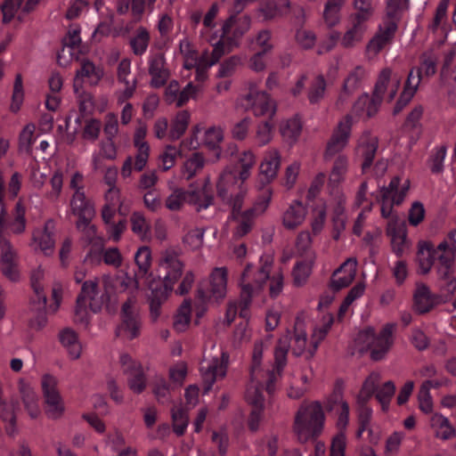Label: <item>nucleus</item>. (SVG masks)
I'll list each match as a JSON object with an SVG mask.
<instances>
[{
    "label": "nucleus",
    "mask_w": 456,
    "mask_h": 456,
    "mask_svg": "<svg viewBox=\"0 0 456 456\" xmlns=\"http://www.w3.org/2000/svg\"><path fill=\"white\" fill-rule=\"evenodd\" d=\"M378 146L379 141L376 136H371L368 134L361 138L359 147L363 158V162L362 163V170L363 173L366 172L372 165Z\"/></svg>",
    "instance_id": "2f4dec72"
},
{
    "label": "nucleus",
    "mask_w": 456,
    "mask_h": 456,
    "mask_svg": "<svg viewBox=\"0 0 456 456\" xmlns=\"http://www.w3.org/2000/svg\"><path fill=\"white\" fill-rule=\"evenodd\" d=\"M419 59L420 66L412 69H414V77H417L418 69H420V79L422 78V71H424L425 77H433L436 73L438 57L432 51H427L420 55Z\"/></svg>",
    "instance_id": "a19ab883"
},
{
    "label": "nucleus",
    "mask_w": 456,
    "mask_h": 456,
    "mask_svg": "<svg viewBox=\"0 0 456 456\" xmlns=\"http://www.w3.org/2000/svg\"><path fill=\"white\" fill-rule=\"evenodd\" d=\"M150 34L144 27H139L134 37L130 39V46L135 55H142L150 43Z\"/></svg>",
    "instance_id": "c03bdc74"
},
{
    "label": "nucleus",
    "mask_w": 456,
    "mask_h": 456,
    "mask_svg": "<svg viewBox=\"0 0 456 456\" xmlns=\"http://www.w3.org/2000/svg\"><path fill=\"white\" fill-rule=\"evenodd\" d=\"M190 122V113L187 110H182L177 113L173 120L169 137L172 141L179 139L186 131Z\"/></svg>",
    "instance_id": "37998d69"
},
{
    "label": "nucleus",
    "mask_w": 456,
    "mask_h": 456,
    "mask_svg": "<svg viewBox=\"0 0 456 456\" xmlns=\"http://www.w3.org/2000/svg\"><path fill=\"white\" fill-rule=\"evenodd\" d=\"M70 207L74 215H78L84 210H94L93 203L86 198L84 191L77 189L70 200Z\"/></svg>",
    "instance_id": "603ef678"
},
{
    "label": "nucleus",
    "mask_w": 456,
    "mask_h": 456,
    "mask_svg": "<svg viewBox=\"0 0 456 456\" xmlns=\"http://www.w3.org/2000/svg\"><path fill=\"white\" fill-rule=\"evenodd\" d=\"M247 107L253 110L256 117H268L271 120L275 115L276 106L265 92H259L256 89H250L245 96Z\"/></svg>",
    "instance_id": "f8f14e48"
},
{
    "label": "nucleus",
    "mask_w": 456,
    "mask_h": 456,
    "mask_svg": "<svg viewBox=\"0 0 456 456\" xmlns=\"http://www.w3.org/2000/svg\"><path fill=\"white\" fill-rule=\"evenodd\" d=\"M326 90V81L323 76L320 75L312 82L308 91V101L311 104L318 103L323 97Z\"/></svg>",
    "instance_id": "864d4df0"
},
{
    "label": "nucleus",
    "mask_w": 456,
    "mask_h": 456,
    "mask_svg": "<svg viewBox=\"0 0 456 456\" xmlns=\"http://www.w3.org/2000/svg\"><path fill=\"white\" fill-rule=\"evenodd\" d=\"M395 386L393 381H387L383 386L378 388L376 393V399L381 404L383 411H387L389 403L395 395Z\"/></svg>",
    "instance_id": "13d9d810"
},
{
    "label": "nucleus",
    "mask_w": 456,
    "mask_h": 456,
    "mask_svg": "<svg viewBox=\"0 0 456 456\" xmlns=\"http://www.w3.org/2000/svg\"><path fill=\"white\" fill-rule=\"evenodd\" d=\"M22 402L32 419L37 418L40 413L36 393L28 387H23L20 389Z\"/></svg>",
    "instance_id": "3c124183"
},
{
    "label": "nucleus",
    "mask_w": 456,
    "mask_h": 456,
    "mask_svg": "<svg viewBox=\"0 0 456 456\" xmlns=\"http://www.w3.org/2000/svg\"><path fill=\"white\" fill-rule=\"evenodd\" d=\"M104 76L103 69L95 66L94 62L87 59L81 61V67L77 70L74 78V89L77 92L82 88L84 78H87L91 86H96Z\"/></svg>",
    "instance_id": "f3484780"
},
{
    "label": "nucleus",
    "mask_w": 456,
    "mask_h": 456,
    "mask_svg": "<svg viewBox=\"0 0 456 456\" xmlns=\"http://www.w3.org/2000/svg\"><path fill=\"white\" fill-rule=\"evenodd\" d=\"M347 170V159L344 155H339L333 165L330 175V183L338 185L344 178Z\"/></svg>",
    "instance_id": "4d7b16f0"
},
{
    "label": "nucleus",
    "mask_w": 456,
    "mask_h": 456,
    "mask_svg": "<svg viewBox=\"0 0 456 456\" xmlns=\"http://www.w3.org/2000/svg\"><path fill=\"white\" fill-rule=\"evenodd\" d=\"M313 261H301L296 264L292 270L294 284L297 287L304 285L312 273Z\"/></svg>",
    "instance_id": "8fccbe9b"
},
{
    "label": "nucleus",
    "mask_w": 456,
    "mask_h": 456,
    "mask_svg": "<svg viewBox=\"0 0 456 456\" xmlns=\"http://www.w3.org/2000/svg\"><path fill=\"white\" fill-rule=\"evenodd\" d=\"M273 126L271 120H265L258 124L256 132V140L259 146H264L272 141Z\"/></svg>",
    "instance_id": "052dcab7"
},
{
    "label": "nucleus",
    "mask_w": 456,
    "mask_h": 456,
    "mask_svg": "<svg viewBox=\"0 0 456 456\" xmlns=\"http://www.w3.org/2000/svg\"><path fill=\"white\" fill-rule=\"evenodd\" d=\"M324 412L320 402L302 403L298 408L294 421V432L301 443L318 436L323 428Z\"/></svg>",
    "instance_id": "f257e3e1"
},
{
    "label": "nucleus",
    "mask_w": 456,
    "mask_h": 456,
    "mask_svg": "<svg viewBox=\"0 0 456 456\" xmlns=\"http://www.w3.org/2000/svg\"><path fill=\"white\" fill-rule=\"evenodd\" d=\"M191 320V301L184 300L178 309L175 316L173 327L178 331L182 332L186 330Z\"/></svg>",
    "instance_id": "09e8293b"
},
{
    "label": "nucleus",
    "mask_w": 456,
    "mask_h": 456,
    "mask_svg": "<svg viewBox=\"0 0 456 456\" xmlns=\"http://www.w3.org/2000/svg\"><path fill=\"white\" fill-rule=\"evenodd\" d=\"M59 338L61 345L67 348L72 359L79 358L81 354V346L75 330L70 328H65L60 331Z\"/></svg>",
    "instance_id": "e433bc0d"
},
{
    "label": "nucleus",
    "mask_w": 456,
    "mask_h": 456,
    "mask_svg": "<svg viewBox=\"0 0 456 456\" xmlns=\"http://www.w3.org/2000/svg\"><path fill=\"white\" fill-rule=\"evenodd\" d=\"M223 139V130L220 127L212 126L205 132L204 143L211 150H217Z\"/></svg>",
    "instance_id": "774afa93"
},
{
    "label": "nucleus",
    "mask_w": 456,
    "mask_h": 456,
    "mask_svg": "<svg viewBox=\"0 0 456 456\" xmlns=\"http://www.w3.org/2000/svg\"><path fill=\"white\" fill-rule=\"evenodd\" d=\"M204 232L205 230L201 228L192 229L183 236V241L191 249H199L203 245Z\"/></svg>",
    "instance_id": "338daca9"
},
{
    "label": "nucleus",
    "mask_w": 456,
    "mask_h": 456,
    "mask_svg": "<svg viewBox=\"0 0 456 456\" xmlns=\"http://www.w3.org/2000/svg\"><path fill=\"white\" fill-rule=\"evenodd\" d=\"M151 294L149 295L150 315L153 322L160 315V308L162 304L167 299L171 291L163 289L160 281H152L149 285Z\"/></svg>",
    "instance_id": "bb28decb"
},
{
    "label": "nucleus",
    "mask_w": 456,
    "mask_h": 456,
    "mask_svg": "<svg viewBox=\"0 0 456 456\" xmlns=\"http://www.w3.org/2000/svg\"><path fill=\"white\" fill-rule=\"evenodd\" d=\"M204 164V157L199 152L193 153L191 157L185 161L183 166V172L184 175H186V179L189 180L194 176L197 172L203 168Z\"/></svg>",
    "instance_id": "bf43d9fd"
},
{
    "label": "nucleus",
    "mask_w": 456,
    "mask_h": 456,
    "mask_svg": "<svg viewBox=\"0 0 456 456\" xmlns=\"http://www.w3.org/2000/svg\"><path fill=\"white\" fill-rule=\"evenodd\" d=\"M55 224L53 220L49 219L45 222L44 229L37 230L33 232V240L38 241L40 249L45 255H51L54 248L55 240L53 238Z\"/></svg>",
    "instance_id": "c756f323"
},
{
    "label": "nucleus",
    "mask_w": 456,
    "mask_h": 456,
    "mask_svg": "<svg viewBox=\"0 0 456 456\" xmlns=\"http://www.w3.org/2000/svg\"><path fill=\"white\" fill-rule=\"evenodd\" d=\"M307 213L306 208L301 201L295 200L284 212L282 224L285 228L294 230L303 224Z\"/></svg>",
    "instance_id": "7c9ffc66"
},
{
    "label": "nucleus",
    "mask_w": 456,
    "mask_h": 456,
    "mask_svg": "<svg viewBox=\"0 0 456 456\" xmlns=\"http://www.w3.org/2000/svg\"><path fill=\"white\" fill-rule=\"evenodd\" d=\"M344 381L337 379L332 393L327 397L324 405L327 411H333L341 407L342 403H346L343 399Z\"/></svg>",
    "instance_id": "de8ad7c7"
},
{
    "label": "nucleus",
    "mask_w": 456,
    "mask_h": 456,
    "mask_svg": "<svg viewBox=\"0 0 456 456\" xmlns=\"http://www.w3.org/2000/svg\"><path fill=\"white\" fill-rule=\"evenodd\" d=\"M196 196L194 191H189L177 188L167 198L165 206L171 211H179L186 201L197 204L198 201L194 199Z\"/></svg>",
    "instance_id": "72a5a7b5"
},
{
    "label": "nucleus",
    "mask_w": 456,
    "mask_h": 456,
    "mask_svg": "<svg viewBox=\"0 0 456 456\" xmlns=\"http://www.w3.org/2000/svg\"><path fill=\"white\" fill-rule=\"evenodd\" d=\"M128 387L135 394H141L146 387V379L142 369L127 375Z\"/></svg>",
    "instance_id": "69168bd1"
},
{
    "label": "nucleus",
    "mask_w": 456,
    "mask_h": 456,
    "mask_svg": "<svg viewBox=\"0 0 456 456\" xmlns=\"http://www.w3.org/2000/svg\"><path fill=\"white\" fill-rule=\"evenodd\" d=\"M134 261L141 275H146L151 266V252L149 247L142 246L138 248Z\"/></svg>",
    "instance_id": "5fc2aeb1"
},
{
    "label": "nucleus",
    "mask_w": 456,
    "mask_h": 456,
    "mask_svg": "<svg viewBox=\"0 0 456 456\" xmlns=\"http://www.w3.org/2000/svg\"><path fill=\"white\" fill-rule=\"evenodd\" d=\"M41 385L46 404L45 414L52 419L61 418L64 411V406L57 389L56 379L52 375L46 374L42 378Z\"/></svg>",
    "instance_id": "423d86ee"
},
{
    "label": "nucleus",
    "mask_w": 456,
    "mask_h": 456,
    "mask_svg": "<svg viewBox=\"0 0 456 456\" xmlns=\"http://www.w3.org/2000/svg\"><path fill=\"white\" fill-rule=\"evenodd\" d=\"M356 267L357 260L348 258L332 273L330 287L336 292L348 287L355 278Z\"/></svg>",
    "instance_id": "2eb2a0df"
},
{
    "label": "nucleus",
    "mask_w": 456,
    "mask_h": 456,
    "mask_svg": "<svg viewBox=\"0 0 456 456\" xmlns=\"http://www.w3.org/2000/svg\"><path fill=\"white\" fill-rule=\"evenodd\" d=\"M271 265L265 264L258 271L257 277L255 280L256 289H262L264 283L266 280L270 279L269 294L271 297H278L283 289V274L279 272L273 274L271 278L269 276Z\"/></svg>",
    "instance_id": "aec40b11"
},
{
    "label": "nucleus",
    "mask_w": 456,
    "mask_h": 456,
    "mask_svg": "<svg viewBox=\"0 0 456 456\" xmlns=\"http://www.w3.org/2000/svg\"><path fill=\"white\" fill-rule=\"evenodd\" d=\"M290 7L291 3L289 0H279V2L265 0L259 4L257 12L264 21H271L287 15Z\"/></svg>",
    "instance_id": "6ab92c4d"
},
{
    "label": "nucleus",
    "mask_w": 456,
    "mask_h": 456,
    "mask_svg": "<svg viewBox=\"0 0 456 456\" xmlns=\"http://www.w3.org/2000/svg\"><path fill=\"white\" fill-rule=\"evenodd\" d=\"M226 285L227 269L225 267H216L210 274L209 289L205 291L200 286L197 290V297L203 303L211 298L215 300L223 299L226 295Z\"/></svg>",
    "instance_id": "1a4fd4ad"
},
{
    "label": "nucleus",
    "mask_w": 456,
    "mask_h": 456,
    "mask_svg": "<svg viewBox=\"0 0 456 456\" xmlns=\"http://www.w3.org/2000/svg\"><path fill=\"white\" fill-rule=\"evenodd\" d=\"M343 4L344 0H328L323 11V19L328 27H333L338 23Z\"/></svg>",
    "instance_id": "a18cd8bd"
},
{
    "label": "nucleus",
    "mask_w": 456,
    "mask_h": 456,
    "mask_svg": "<svg viewBox=\"0 0 456 456\" xmlns=\"http://www.w3.org/2000/svg\"><path fill=\"white\" fill-rule=\"evenodd\" d=\"M367 20H362L352 17V27L345 33L341 39V45L345 48H352L356 44L360 43L363 38V34L366 31Z\"/></svg>",
    "instance_id": "473e14b6"
},
{
    "label": "nucleus",
    "mask_w": 456,
    "mask_h": 456,
    "mask_svg": "<svg viewBox=\"0 0 456 456\" xmlns=\"http://www.w3.org/2000/svg\"><path fill=\"white\" fill-rule=\"evenodd\" d=\"M23 0H4L0 9L3 13V23L7 24L15 17L17 11L20 8Z\"/></svg>",
    "instance_id": "0e129e2a"
},
{
    "label": "nucleus",
    "mask_w": 456,
    "mask_h": 456,
    "mask_svg": "<svg viewBox=\"0 0 456 456\" xmlns=\"http://www.w3.org/2000/svg\"><path fill=\"white\" fill-rule=\"evenodd\" d=\"M269 200L270 198L264 199L261 201L256 202L252 208L244 212L240 211L239 217L236 221L240 218V220L233 232V237L235 239H240L251 231L256 216L265 212L268 207Z\"/></svg>",
    "instance_id": "ddd939ff"
},
{
    "label": "nucleus",
    "mask_w": 456,
    "mask_h": 456,
    "mask_svg": "<svg viewBox=\"0 0 456 456\" xmlns=\"http://www.w3.org/2000/svg\"><path fill=\"white\" fill-rule=\"evenodd\" d=\"M397 25L395 21H388L385 28H380L379 32L368 43L366 51L374 55L378 54L393 39Z\"/></svg>",
    "instance_id": "393cba45"
},
{
    "label": "nucleus",
    "mask_w": 456,
    "mask_h": 456,
    "mask_svg": "<svg viewBox=\"0 0 456 456\" xmlns=\"http://www.w3.org/2000/svg\"><path fill=\"white\" fill-rule=\"evenodd\" d=\"M379 381V374L370 373L362 386L356 398V403L367 404L372 395L377 393Z\"/></svg>",
    "instance_id": "58836bf2"
},
{
    "label": "nucleus",
    "mask_w": 456,
    "mask_h": 456,
    "mask_svg": "<svg viewBox=\"0 0 456 456\" xmlns=\"http://www.w3.org/2000/svg\"><path fill=\"white\" fill-rule=\"evenodd\" d=\"M400 183V176L396 175L392 178L387 186L380 188V200L382 201L381 206V216L383 218L390 220L394 216H397L394 213L393 207V195L392 192H396Z\"/></svg>",
    "instance_id": "c85d7f7f"
},
{
    "label": "nucleus",
    "mask_w": 456,
    "mask_h": 456,
    "mask_svg": "<svg viewBox=\"0 0 456 456\" xmlns=\"http://www.w3.org/2000/svg\"><path fill=\"white\" fill-rule=\"evenodd\" d=\"M440 303L439 297L433 294L424 283H418L413 294V309L419 314L430 312Z\"/></svg>",
    "instance_id": "dca6fc26"
},
{
    "label": "nucleus",
    "mask_w": 456,
    "mask_h": 456,
    "mask_svg": "<svg viewBox=\"0 0 456 456\" xmlns=\"http://www.w3.org/2000/svg\"><path fill=\"white\" fill-rule=\"evenodd\" d=\"M352 118L346 116L345 118L338 122L337 127L334 129L330 140L327 142L324 159H330L337 153L344 150L348 142L351 134Z\"/></svg>",
    "instance_id": "9d476101"
},
{
    "label": "nucleus",
    "mask_w": 456,
    "mask_h": 456,
    "mask_svg": "<svg viewBox=\"0 0 456 456\" xmlns=\"http://www.w3.org/2000/svg\"><path fill=\"white\" fill-rule=\"evenodd\" d=\"M290 344L289 333L282 336L279 340L274 351V369L269 372L266 383V391L272 394L275 390V382L281 377L283 368L287 364V354Z\"/></svg>",
    "instance_id": "9b49d317"
},
{
    "label": "nucleus",
    "mask_w": 456,
    "mask_h": 456,
    "mask_svg": "<svg viewBox=\"0 0 456 456\" xmlns=\"http://www.w3.org/2000/svg\"><path fill=\"white\" fill-rule=\"evenodd\" d=\"M25 212L24 206L20 202H17L15 206V216L13 221L10 224V229L15 234H20L25 231Z\"/></svg>",
    "instance_id": "680f3d73"
},
{
    "label": "nucleus",
    "mask_w": 456,
    "mask_h": 456,
    "mask_svg": "<svg viewBox=\"0 0 456 456\" xmlns=\"http://www.w3.org/2000/svg\"><path fill=\"white\" fill-rule=\"evenodd\" d=\"M365 77V69L362 66L355 67L345 78L341 92L336 102V107L341 109L349 98L360 88Z\"/></svg>",
    "instance_id": "4468645a"
},
{
    "label": "nucleus",
    "mask_w": 456,
    "mask_h": 456,
    "mask_svg": "<svg viewBox=\"0 0 456 456\" xmlns=\"http://www.w3.org/2000/svg\"><path fill=\"white\" fill-rule=\"evenodd\" d=\"M434 246L428 241H422L419 244L417 253V262L419 271L422 274H427L431 270L434 264Z\"/></svg>",
    "instance_id": "c9c22d12"
},
{
    "label": "nucleus",
    "mask_w": 456,
    "mask_h": 456,
    "mask_svg": "<svg viewBox=\"0 0 456 456\" xmlns=\"http://www.w3.org/2000/svg\"><path fill=\"white\" fill-rule=\"evenodd\" d=\"M149 74L151 77L150 85L154 88L163 86L170 77L168 69L166 68L164 53L152 54L149 60Z\"/></svg>",
    "instance_id": "a211bd4d"
},
{
    "label": "nucleus",
    "mask_w": 456,
    "mask_h": 456,
    "mask_svg": "<svg viewBox=\"0 0 456 456\" xmlns=\"http://www.w3.org/2000/svg\"><path fill=\"white\" fill-rule=\"evenodd\" d=\"M147 134V126L141 124L134 134V145L137 149L135 156L134 169L142 171L147 164L149 159L150 146L144 140Z\"/></svg>",
    "instance_id": "412c9836"
},
{
    "label": "nucleus",
    "mask_w": 456,
    "mask_h": 456,
    "mask_svg": "<svg viewBox=\"0 0 456 456\" xmlns=\"http://www.w3.org/2000/svg\"><path fill=\"white\" fill-rule=\"evenodd\" d=\"M235 26L232 32L233 38L241 37L251 26V18L249 15H243L240 18H237V14L234 12L232 14L224 23L222 27V38L228 37L232 28Z\"/></svg>",
    "instance_id": "cd10ccee"
},
{
    "label": "nucleus",
    "mask_w": 456,
    "mask_h": 456,
    "mask_svg": "<svg viewBox=\"0 0 456 456\" xmlns=\"http://www.w3.org/2000/svg\"><path fill=\"white\" fill-rule=\"evenodd\" d=\"M280 131L283 139L289 144H293L300 136L302 124L297 118H293L282 123L280 126Z\"/></svg>",
    "instance_id": "ea45409f"
},
{
    "label": "nucleus",
    "mask_w": 456,
    "mask_h": 456,
    "mask_svg": "<svg viewBox=\"0 0 456 456\" xmlns=\"http://www.w3.org/2000/svg\"><path fill=\"white\" fill-rule=\"evenodd\" d=\"M183 267L184 265L175 250L166 249L162 251L159 263V277L162 279L160 286L172 291L175 283L182 277Z\"/></svg>",
    "instance_id": "20e7f679"
},
{
    "label": "nucleus",
    "mask_w": 456,
    "mask_h": 456,
    "mask_svg": "<svg viewBox=\"0 0 456 456\" xmlns=\"http://www.w3.org/2000/svg\"><path fill=\"white\" fill-rule=\"evenodd\" d=\"M4 227L5 222L2 221V227L0 228L1 270L6 278L15 281L19 279L17 254L11 242L3 233Z\"/></svg>",
    "instance_id": "6e6552de"
},
{
    "label": "nucleus",
    "mask_w": 456,
    "mask_h": 456,
    "mask_svg": "<svg viewBox=\"0 0 456 456\" xmlns=\"http://www.w3.org/2000/svg\"><path fill=\"white\" fill-rule=\"evenodd\" d=\"M173 430L176 436H181L185 433L189 424L188 411L182 406H175L171 410Z\"/></svg>",
    "instance_id": "79ce46f5"
},
{
    "label": "nucleus",
    "mask_w": 456,
    "mask_h": 456,
    "mask_svg": "<svg viewBox=\"0 0 456 456\" xmlns=\"http://www.w3.org/2000/svg\"><path fill=\"white\" fill-rule=\"evenodd\" d=\"M239 163L241 166V170L239 173L240 181L245 182L250 175V169L256 164L255 155L251 151H244L239 156Z\"/></svg>",
    "instance_id": "6e6d98bb"
},
{
    "label": "nucleus",
    "mask_w": 456,
    "mask_h": 456,
    "mask_svg": "<svg viewBox=\"0 0 456 456\" xmlns=\"http://www.w3.org/2000/svg\"><path fill=\"white\" fill-rule=\"evenodd\" d=\"M238 179L240 178L235 172L225 169L221 174L216 184L217 197L232 208L229 217L231 220L238 219L247 193L244 182L240 181L238 184Z\"/></svg>",
    "instance_id": "f03ea898"
},
{
    "label": "nucleus",
    "mask_w": 456,
    "mask_h": 456,
    "mask_svg": "<svg viewBox=\"0 0 456 456\" xmlns=\"http://www.w3.org/2000/svg\"><path fill=\"white\" fill-rule=\"evenodd\" d=\"M431 425L433 428H436V436L443 440L451 438L455 433L448 419L443 415L435 414L431 419Z\"/></svg>",
    "instance_id": "49530a36"
},
{
    "label": "nucleus",
    "mask_w": 456,
    "mask_h": 456,
    "mask_svg": "<svg viewBox=\"0 0 456 456\" xmlns=\"http://www.w3.org/2000/svg\"><path fill=\"white\" fill-rule=\"evenodd\" d=\"M420 83V69L417 70V77H414V69H411L403 91L402 92L399 99L397 100L393 110L394 115L400 113L403 108L411 102L414 96L418 86Z\"/></svg>",
    "instance_id": "a878e982"
},
{
    "label": "nucleus",
    "mask_w": 456,
    "mask_h": 456,
    "mask_svg": "<svg viewBox=\"0 0 456 456\" xmlns=\"http://www.w3.org/2000/svg\"><path fill=\"white\" fill-rule=\"evenodd\" d=\"M31 285L35 292V297L30 300V309L37 315V318L40 319V322H45L46 296L43 293V288L36 280L35 275L31 278Z\"/></svg>",
    "instance_id": "f704fd0d"
},
{
    "label": "nucleus",
    "mask_w": 456,
    "mask_h": 456,
    "mask_svg": "<svg viewBox=\"0 0 456 456\" xmlns=\"http://www.w3.org/2000/svg\"><path fill=\"white\" fill-rule=\"evenodd\" d=\"M229 355L223 352L221 358L214 357L210 361L204 359L200 372L204 384V393H208L217 378H224L226 374Z\"/></svg>",
    "instance_id": "0eeeda50"
},
{
    "label": "nucleus",
    "mask_w": 456,
    "mask_h": 456,
    "mask_svg": "<svg viewBox=\"0 0 456 456\" xmlns=\"http://www.w3.org/2000/svg\"><path fill=\"white\" fill-rule=\"evenodd\" d=\"M251 267V265H248L245 267L240 278L241 291L240 296L239 307L240 308V316L243 317L245 316L244 311H246L251 304V299L255 289L252 284L248 282L245 283Z\"/></svg>",
    "instance_id": "4c0bfd02"
},
{
    "label": "nucleus",
    "mask_w": 456,
    "mask_h": 456,
    "mask_svg": "<svg viewBox=\"0 0 456 456\" xmlns=\"http://www.w3.org/2000/svg\"><path fill=\"white\" fill-rule=\"evenodd\" d=\"M134 296L129 297L121 306L120 323L117 326L115 334L118 338L133 340L139 337L142 320L136 305Z\"/></svg>",
    "instance_id": "7ed1b4c3"
},
{
    "label": "nucleus",
    "mask_w": 456,
    "mask_h": 456,
    "mask_svg": "<svg viewBox=\"0 0 456 456\" xmlns=\"http://www.w3.org/2000/svg\"><path fill=\"white\" fill-rule=\"evenodd\" d=\"M99 293V281L97 278L91 281H86L82 284L81 291L77 297L76 303H83L89 300V307L94 313L101 311L103 305V296L101 298H96Z\"/></svg>",
    "instance_id": "5701e85b"
},
{
    "label": "nucleus",
    "mask_w": 456,
    "mask_h": 456,
    "mask_svg": "<svg viewBox=\"0 0 456 456\" xmlns=\"http://www.w3.org/2000/svg\"><path fill=\"white\" fill-rule=\"evenodd\" d=\"M391 75L392 70L388 68L383 69L380 71L371 98L369 99V95L367 94H362L354 105L355 111H362L363 107L367 104V117L372 118L376 115L383 101V95L387 91V84L391 78Z\"/></svg>",
    "instance_id": "39448f33"
},
{
    "label": "nucleus",
    "mask_w": 456,
    "mask_h": 456,
    "mask_svg": "<svg viewBox=\"0 0 456 456\" xmlns=\"http://www.w3.org/2000/svg\"><path fill=\"white\" fill-rule=\"evenodd\" d=\"M394 325L387 324L378 336H374L370 346V357L374 361L383 359L392 345Z\"/></svg>",
    "instance_id": "4be33fe9"
},
{
    "label": "nucleus",
    "mask_w": 456,
    "mask_h": 456,
    "mask_svg": "<svg viewBox=\"0 0 456 456\" xmlns=\"http://www.w3.org/2000/svg\"><path fill=\"white\" fill-rule=\"evenodd\" d=\"M281 166V156L278 151L272 150L267 152L260 165L259 180L262 184L271 183L277 175Z\"/></svg>",
    "instance_id": "b1692460"
},
{
    "label": "nucleus",
    "mask_w": 456,
    "mask_h": 456,
    "mask_svg": "<svg viewBox=\"0 0 456 456\" xmlns=\"http://www.w3.org/2000/svg\"><path fill=\"white\" fill-rule=\"evenodd\" d=\"M357 412L359 423L357 436L360 437L365 430L369 429L372 411L367 404L357 403Z\"/></svg>",
    "instance_id": "e2e57ef3"
}]
</instances>
